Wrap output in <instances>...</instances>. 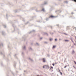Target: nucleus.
I'll return each mask as SVG.
<instances>
[{
  "label": "nucleus",
  "mask_w": 76,
  "mask_h": 76,
  "mask_svg": "<svg viewBox=\"0 0 76 76\" xmlns=\"http://www.w3.org/2000/svg\"><path fill=\"white\" fill-rule=\"evenodd\" d=\"M65 41L68 42V41H69V40H65Z\"/></svg>",
  "instance_id": "nucleus-5"
},
{
  "label": "nucleus",
  "mask_w": 76,
  "mask_h": 76,
  "mask_svg": "<svg viewBox=\"0 0 76 76\" xmlns=\"http://www.w3.org/2000/svg\"><path fill=\"white\" fill-rule=\"evenodd\" d=\"M60 73L61 74V75H63V74H62L61 72H60Z\"/></svg>",
  "instance_id": "nucleus-8"
},
{
  "label": "nucleus",
  "mask_w": 76,
  "mask_h": 76,
  "mask_svg": "<svg viewBox=\"0 0 76 76\" xmlns=\"http://www.w3.org/2000/svg\"><path fill=\"white\" fill-rule=\"evenodd\" d=\"M42 38H41L40 39H42Z\"/></svg>",
  "instance_id": "nucleus-15"
},
{
  "label": "nucleus",
  "mask_w": 76,
  "mask_h": 76,
  "mask_svg": "<svg viewBox=\"0 0 76 76\" xmlns=\"http://www.w3.org/2000/svg\"><path fill=\"white\" fill-rule=\"evenodd\" d=\"M43 68H46V69H48L49 66L48 65H45L43 67Z\"/></svg>",
  "instance_id": "nucleus-1"
},
{
  "label": "nucleus",
  "mask_w": 76,
  "mask_h": 76,
  "mask_svg": "<svg viewBox=\"0 0 76 76\" xmlns=\"http://www.w3.org/2000/svg\"><path fill=\"white\" fill-rule=\"evenodd\" d=\"M73 1H74L75 2H76V0H72Z\"/></svg>",
  "instance_id": "nucleus-9"
},
{
  "label": "nucleus",
  "mask_w": 76,
  "mask_h": 76,
  "mask_svg": "<svg viewBox=\"0 0 76 76\" xmlns=\"http://www.w3.org/2000/svg\"><path fill=\"white\" fill-rule=\"evenodd\" d=\"M49 18H55V17L53 15H50V16Z\"/></svg>",
  "instance_id": "nucleus-2"
},
{
  "label": "nucleus",
  "mask_w": 76,
  "mask_h": 76,
  "mask_svg": "<svg viewBox=\"0 0 76 76\" xmlns=\"http://www.w3.org/2000/svg\"><path fill=\"white\" fill-rule=\"evenodd\" d=\"M53 69V66H50V70H51Z\"/></svg>",
  "instance_id": "nucleus-3"
},
{
  "label": "nucleus",
  "mask_w": 76,
  "mask_h": 76,
  "mask_svg": "<svg viewBox=\"0 0 76 76\" xmlns=\"http://www.w3.org/2000/svg\"><path fill=\"white\" fill-rule=\"evenodd\" d=\"M56 47V46H53V48H54Z\"/></svg>",
  "instance_id": "nucleus-6"
},
{
  "label": "nucleus",
  "mask_w": 76,
  "mask_h": 76,
  "mask_svg": "<svg viewBox=\"0 0 76 76\" xmlns=\"http://www.w3.org/2000/svg\"><path fill=\"white\" fill-rule=\"evenodd\" d=\"M55 41H57V39H55Z\"/></svg>",
  "instance_id": "nucleus-14"
},
{
  "label": "nucleus",
  "mask_w": 76,
  "mask_h": 76,
  "mask_svg": "<svg viewBox=\"0 0 76 76\" xmlns=\"http://www.w3.org/2000/svg\"><path fill=\"white\" fill-rule=\"evenodd\" d=\"M53 66H54V64H53Z\"/></svg>",
  "instance_id": "nucleus-12"
},
{
  "label": "nucleus",
  "mask_w": 76,
  "mask_h": 76,
  "mask_svg": "<svg viewBox=\"0 0 76 76\" xmlns=\"http://www.w3.org/2000/svg\"><path fill=\"white\" fill-rule=\"evenodd\" d=\"M59 72H60V70H59Z\"/></svg>",
  "instance_id": "nucleus-17"
},
{
  "label": "nucleus",
  "mask_w": 76,
  "mask_h": 76,
  "mask_svg": "<svg viewBox=\"0 0 76 76\" xmlns=\"http://www.w3.org/2000/svg\"><path fill=\"white\" fill-rule=\"evenodd\" d=\"M37 76H39V75H37Z\"/></svg>",
  "instance_id": "nucleus-16"
},
{
  "label": "nucleus",
  "mask_w": 76,
  "mask_h": 76,
  "mask_svg": "<svg viewBox=\"0 0 76 76\" xmlns=\"http://www.w3.org/2000/svg\"><path fill=\"white\" fill-rule=\"evenodd\" d=\"M74 63L76 65V61H74Z\"/></svg>",
  "instance_id": "nucleus-7"
},
{
  "label": "nucleus",
  "mask_w": 76,
  "mask_h": 76,
  "mask_svg": "<svg viewBox=\"0 0 76 76\" xmlns=\"http://www.w3.org/2000/svg\"><path fill=\"white\" fill-rule=\"evenodd\" d=\"M52 39H50V41H51V40H52Z\"/></svg>",
  "instance_id": "nucleus-10"
},
{
  "label": "nucleus",
  "mask_w": 76,
  "mask_h": 76,
  "mask_svg": "<svg viewBox=\"0 0 76 76\" xmlns=\"http://www.w3.org/2000/svg\"><path fill=\"white\" fill-rule=\"evenodd\" d=\"M64 68H66V66H65L64 67Z\"/></svg>",
  "instance_id": "nucleus-13"
},
{
  "label": "nucleus",
  "mask_w": 76,
  "mask_h": 76,
  "mask_svg": "<svg viewBox=\"0 0 76 76\" xmlns=\"http://www.w3.org/2000/svg\"><path fill=\"white\" fill-rule=\"evenodd\" d=\"M42 10L43 11H44V9H43Z\"/></svg>",
  "instance_id": "nucleus-11"
},
{
  "label": "nucleus",
  "mask_w": 76,
  "mask_h": 76,
  "mask_svg": "<svg viewBox=\"0 0 76 76\" xmlns=\"http://www.w3.org/2000/svg\"><path fill=\"white\" fill-rule=\"evenodd\" d=\"M43 62H45V59L44 58H43Z\"/></svg>",
  "instance_id": "nucleus-4"
}]
</instances>
